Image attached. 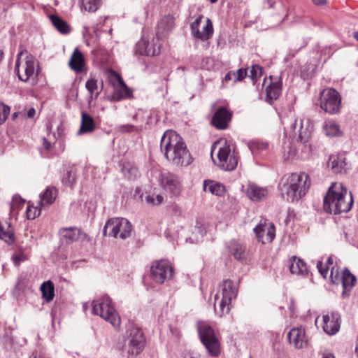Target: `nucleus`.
<instances>
[{
  "label": "nucleus",
  "mask_w": 358,
  "mask_h": 358,
  "mask_svg": "<svg viewBox=\"0 0 358 358\" xmlns=\"http://www.w3.org/2000/svg\"><path fill=\"white\" fill-rule=\"evenodd\" d=\"M160 148L166 159L173 165L187 166L192 163V157L185 142L173 130H167L164 133Z\"/></svg>",
  "instance_id": "f257e3e1"
},
{
  "label": "nucleus",
  "mask_w": 358,
  "mask_h": 358,
  "mask_svg": "<svg viewBox=\"0 0 358 358\" xmlns=\"http://www.w3.org/2000/svg\"><path fill=\"white\" fill-rule=\"evenodd\" d=\"M352 206V195L347 188L342 183H332L323 199L324 212L338 215L350 211Z\"/></svg>",
  "instance_id": "f03ea898"
},
{
  "label": "nucleus",
  "mask_w": 358,
  "mask_h": 358,
  "mask_svg": "<svg viewBox=\"0 0 358 358\" xmlns=\"http://www.w3.org/2000/svg\"><path fill=\"white\" fill-rule=\"evenodd\" d=\"M311 185L310 176L304 172L292 173L282 178L279 190L284 199L289 202L299 201L308 192Z\"/></svg>",
  "instance_id": "7ed1b4c3"
},
{
  "label": "nucleus",
  "mask_w": 358,
  "mask_h": 358,
  "mask_svg": "<svg viewBox=\"0 0 358 358\" xmlns=\"http://www.w3.org/2000/svg\"><path fill=\"white\" fill-rule=\"evenodd\" d=\"M145 343L141 328L134 323H129L124 334V343L117 345V349L123 357L133 358L143 350Z\"/></svg>",
  "instance_id": "20e7f679"
},
{
  "label": "nucleus",
  "mask_w": 358,
  "mask_h": 358,
  "mask_svg": "<svg viewBox=\"0 0 358 358\" xmlns=\"http://www.w3.org/2000/svg\"><path fill=\"white\" fill-rule=\"evenodd\" d=\"M15 72L22 82H36L39 72L38 61L27 50H21L17 55Z\"/></svg>",
  "instance_id": "39448f33"
},
{
  "label": "nucleus",
  "mask_w": 358,
  "mask_h": 358,
  "mask_svg": "<svg viewBox=\"0 0 358 358\" xmlns=\"http://www.w3.org/2000/svg\"><path fill=\"white\" fill-rule=\"evenodd\" d=\"M196 329L201 343L204 346L208 355L217 357L222 352L220 334L207 321H198Z\"/></svg>",
  "instance_id": "423d86ee"
},
{
  "label": "nucleus",
  "mask_w": 358,
  "mask_h": 358,
  "mask_svg": "<svg viewBox=\"0 0 358 358\" xmlns=\"http://www.w3.org/2000/svg\"><path fill=\"white\" fill-rule=\"evenodd\" d=\"M217 148V166L224 171H233L238 165L240 159L239 153L234 144L226 139H220L213 143L211 153Z\"/></svg>",
  "instance_id": "0eeeda50"
},
{
  "label": "nucleus",
  "mask_w": 358,
  "mask_h": 358,
  "mask_svg": "<svg viewBox=\"0 0 358 358\" xmlns=\"http://www.w3.org/2000/svg\"><path fill=\"white\" fill-rule=\"evenodd\" d=\"M220 288L214 297V309L217 315L222 317L229 313L232 301L236 299L238 288L229 279L224 280Z\"/></svg>",
  "instance_id": "6e6552de"
},
{
  "label": "nucleus",
  "mask_w": 358,
  "mask_h": 358,
  "mask_svg": "<svg viewBox=\"0 0 358 358\" xmlns=\"http://www.w3.org/2000/svg\"><path fill=\"white\" fill-rule=\"evenodd\" d=\"M282 122L284 125L285 131L289 135L296 134L298 131L297 143L299 148L306 154L311 152L312 147L310 142L311 131L306 127L303 128V121L301 119L298 120L294 115H290L283 117Z\"/></svg>",
  "instance_id": "1a4fd4ad"
},
{
  "label": "nucleus",
  "mask_w": 358,
  "mask_h": 358,
  "mask_svg": "<svg viewBox=\"0 0 358 358\" xmlns=\"http://www.w3.org/2000/svg\"><path fill=\"white\" fill-rule=\"evenodd\" d=\"M92 313L99 315L108 322L114 328L119 329L121 324L120 317L115 310L112 299L108 295H103L92 302Z\"/></svg>",
  "instance_id": "9d476101"
},
{
  "label": "nucleus",
  "mask_w": 358,
  "mask_h": 358,
  "mask_svg": "<svg viewBox=\"0 0 358 358\" xmlns=\"http://www.w3.org/2000/svg\"><path fill=\"white\" fill-rule=\"evenodd\" d=\"M214 111L210 120L211 125L218 130H226L229 127L233 118V111L225 99H218L211 105Z\"/></svg>",
  "instance_id": "9b49d317"
},
{
  "label": "nucleus",
  "mask_w": 358,
  "mask_h": 358,
  "mask_svg": "<svg viewBox=\"0 0 358 358\" xmlns=\"http://www.w3.org/2000/svg\"><path fill=\"white\" fill-rule=\"evenodd\" d=\"M131 231L132 225L128 220L123 217H113L106 221L103 234L104 236L124 240L131 236Z\"/></svg>",
  "instance_id": "f8f14e48"
},
{
  "label": "nucleus",
  "mask_w": 358,
  "mask_h": 358,
  "mask_svg": "<svg viewBox=\"0 0 358 358\" xmlns=\"http://www.w3.org/2000/svg\"><path fill=\"white\" fill-rule=\"evenodd\" d=\"M320 106L324 111L331 115L340 113L342 107L341 94L334 88L324 89L320 92Z\"/></svg>",
  "instance_id": "ddd939ff"
},
{
  "label": "nucleus",
  "mask_w": 358,
  "mask_h": 358,
  "mask_svg": "<svg viewBox=\"0 0 358 358\" xmlns=\"http://www.w3.org/2000/svg\"><path fill=\"white\" fill-rule=\"evenodd\" d=\"M173 275V268L171 264L164 259L155 261L150 267V276L153 281L163 284L171 279Z\"/></svg>",
  "instance_id": "4468645a"
},
{
  "label": "nucleus",
  "mask_w": 358,
  "mask_h": 358,
  "mask_svg": "<svg viewBox=\"0 0 358 358\" xmlns=\"http://www.w3.org/2000/svg\"><path fill=\"white\" fill-rule=\"evenodd\" d=\"M157 180L159 185L171 196H178L180 194L182 185L177 175L169 171H162Z\"/></svg>",
  "instance_id": "2eb2a0df"
},
{
  "label": "nucleus",
  "mask_w": 358,
  "mask_h": 358,
  "mask_svg": "<svg viewBox=\"0 0 358 358\" xmlns=\"http://www.w3.org/2000/svg\"><path fill=\"white\" fill-rule=\"evenodd\" d=\"M203 16L199 14L195 20L190 24L191 34L193 38L205 41L210 38L213 34V26L210 19L206 20V25L203 27L202 31H199V25Z\"/></svg>",
  "instance_id": "dca6fc26"
},
{
  "label": "nucleus",
  "mask_w": 358,
  "mask_h": 358,
  "mask_svg": "<svg viewBox=\"0 0 358 358\" xmlns=\"http://www.w3.org/2000/svg\"><path fill=\"white\" fill-rule=\"evenodd\" d=\"M52 125L50 123L47 124V130L50 131ZM64 129L61 127H57V134L49 132L46 137H43L42 141V150L50 152L53 146L57 144L59 147V152H62L65 149L64 140L62 138Z\"/></svg>",
  "instance_id": "f3484780"
},
{
  "label": "nucleus",
  "mask_w": 358,
  "mask_h": 358,
  "mask_svg": "<svg viewBox=\"0 0 358 358\" xmlns=\"http://www.w3.org/2000/svg\"><path fill=\"white\" fill-rule=\"evenodd\" d=\"M253 231L258 241L263 244L271 243L275 237L274 224L266 220H261Z\"/></svg>",
  "instance_id": "a211bd4d"
},
{
  "label": "nucleus",
  "mask_w": 358,
  "mask_h": 358,
  "mask_svg": "<svg viewBox=\"0 0 358 358\" xmlns=\"http://www.w3.org/2000/svg\"><path fill=\"white\" fill-rule=\"evenodd\" d=\"M322 327L329 336L336 334L341 327V315L338 312L332 311L322 315Z\"/></svg>",
  "instance_id": "6ab92c4d"
},
{
  "label": "nucleus",
  "mask_w": 358,
  "mask_h": 358,
  "mask_svg": "<svg viewBox=\"0 0 358 358\" xmlns=\"http://www.w3.org/2000/svg\"><path fill=\"white\" fill-rule=\"evenodd\" d=\"M289 343L296 349H303L308 346V338L303 327H293L287 335Z\"/></svg>",
  "instance_id": "aec40b11"
},
{
  "label": "nucleus",
  "mask_w": 358,
  "mask_h": 358,
  "mask_svg": "<svg viewBox=\"0 0 358 358\" xmlns=\"http://www.w3.org/2000/svg\"><path fill=\"white\" fill-rule=\"evenodd\" d=\"M269 83L266 87V101L272 104L281 94L282 83L280 77L270 76Z\"/></svg>",
  "instance_id": "412c9836"
},
{
  "label": "nucleus",
  "mask_w": 358,
  "mask_h": 358,
  "mask_svg": "<svg viewBox=\"0 0 358 358\" xmlns=\"http://www.w3.org/2000/svg\"><path fill=\"white\" fill-rule=\"evenodd\" d=\"M112 76L118 83L114 94L113 95V100L120 101L130 98L132 96V91L127 86L122 76L114 71L112 72Z\"/></svg>",
  "instance_id": "4be33fe9"
},
{
  "label": "nucleus",
  "mask_w": 358,
  "mask_h": 358,
  "mask_svg": "<svg viewBox=\"0 0 358 358\" xmlns=\"http://www.w3.org/2000/svg\"><path fill=\"white\" fill-rule=\"evenodd\" d=\"M246 145L254 157L265 154L270 148L269 143L262 139L250 140Z\"/></svg>",
  "instance_id": "5701e85b"
},
{
  "label": "nucleus",
  "mask_w": 358,
  "mask_h": 358,
  "mask_svg": "<svg viewBox=\"0 0 358 358\" xmlns=\"http://www.w3.org/2000/svg\"><path fill=\"white\" fill-rule=\"evenodd\" d=\"M329 166L331 171L335 173H342L346 172V158L344 155H332L329 159Z\"/></svg>",
  "instance_id": "b1692460"
},
{
  "label": "nucleus",
  "mask_w": 358,
  "mask_h": 358,
  "mask_svg": "<svg viewBox=\"0 0 358 358\" xmlns=\"http://www.w3.org/2000/svg\"><path fill=\"white\" fill-rule=\"evenodd\" d=\"M356 277L350 271L348 268H345L341 277V280L343 291L342 292L343 296H346L350 292L352 288L355 286L356 282Z\"/></svg>",
  "instance_id": "393cba45"
},
{
  "label": "nucleus",
  "mask_w": 358,
  "mask_h": 358,
  "mask_svg": "<svg viewBox=\"0 0 358 358\" xmlns=\"http://www.w3.org/2000/svg\"><path fill=\"white\" fill-rule=\"evenodd\" d=\"M69 66L76 73H82L85 68V59L82 52L76 48L69 62Z\"/></svg>",
  "instance_id": "a878e982"
},
{
  "label": "nucleus",
  "mask_w": 358,
  "mask_h": 358,
  "mask_svg": "<svg viewBox=\"0 0 358 358\" xmlns=\"http://www.w3.org/2000/svg\"><path fill=\"white\" fill-rule=\"evenodd\" d=\"M246 194L251 200L259 201L266 197L268 190L266 188L259 187L255 184H249Z\"/></svg>",
  "instance_id": "bb28decb"
},
{
  "label": "nucleus",
  "mask_w": 358,
  "mask_h": 358,
  "mask_svg": "<svg viewBox=\"0 0 358 358\" xmlns=\"http://www.w3.org/2000/svg\"><path fill=\"white\" fill-rule=\"evenodd\" d=\"M289 271L292 274L305 275L308 273V267L305 262L294 256L289 260Z\"/></svg>",
  "instance_id": "cd10ccee"
},
{
  "label": "nucleus",
  "mask_w": 358,
  "mask_h": 358,
  "mask_svg": "<svg viewBox=\"0 0 358 358\" xmlns=\"http://www.w3.org/2000/svg\"><path fill=\"white\" fill-rule=\"evenodd\" d=\"M95 128L96 126L93 117L88 113L83 112L78 134L92 133L94 131Z\"/></svg>",
  "instance_id": "c85d7f7f"
},
{
  "label": "nucleus",
  "mask_w": 358,
  "mask_h": 358,
  "mask_svg": "<svg viewBox=\"0 0 358 358\" xmlns=\"http://www.w3.org/2000/svg\"><path fill=\"white\" fill-rule=\"evenodd\" d=\"M203 189L218 196H223L226 192V188L224 185L210 180H204Z\"/></svg>",
  "instance_id": "c756f323"
},
{
  "label": "nucleus",
  "mask_w": 358,
  "mask_h": 358,
  "mask_svg": "<svg viewBox=\"0 0 358 358\" xmlns=\"http://www.w3.org/2000/svg\"><path fill=\"white\" fill-rule=\"evenodd\" d=\"M0 238L10 245L15 241L14 231L11 225L7 222L0 221Z\"/></svg>",
  "instance_id": "7c9ffc66"
},
{
  "label": "nucleus",
  "mask_w": 358,
  "mask_h": 358,
  "mask_svg": "<svg viewBox=\"0 0 358 358\" xmlns=\"http://www.w3.org/2000/svg\"><path fill=\"white\" fill-rule=\"evenodd\" d=\"M85 88L89 93L88 102L91 103L93 100H96L101 94V89L98 86L97 80L91 77L85 83Z\"/></svg>",
  "instance_id": "2f4dec72"
},
{
  "label": "nucleus",
  "mask_w": 358,
  "mask_h": 358,
  "mask_svg": "<svg viewBox=\"0 0 358 358\" xmlns=\"http://www.w3.org/2000/svg\"><path fill=\"white\" fill-rule=\"evenodd\" d=\"M59 235L66 243H71L78 240L79 231L76 227L62 228L59 231Z\"/></svg>",
  "instance_id": "473e14b6"
},
{
  "label": "nucleus",
  "mask_w": 358,
  "mask_h": 358,
  "mask_svg": "<svg viewBox=\"0 0 358 358\" xmlns=\"http://www.w3.org/2000/svg\"><path fill=\"white\" fill-rule=\"evenodd\" d=\"M57 195V189L53 187H48L43 194H40V205H50L53 203Z\"/></svg>",
  "instance_id": "72a5a7b5"
},
{
  "label": "nucleus",
  "mask_w": 358,
  "mask_h": 358,
  "mask_svg": "<svg viewBox=\"0 0 358 358\" xmlns=\"http://www.w3.org/2000/svg\"><path fill=\"white\" fill-rule=\"evenodd\" d=\"M121 171L124 176L130 180H134L140 176L138 169L130 162L124 163Z\"/></svg>",
  "instance_id": "f704fd0d"
},
{
  "label": "nucleus",
  "mask_w": 358,
  "mask_h": 358,
  "mask_svg": "<svg viewBox=\"0 0 358 358\" xmlns=\"http://www.w3.org/2000/svg\"><path fill=\"white\" fill-rule=\"evenodd\" d=\"M323 129L325 134L329 136H339L342 134L338 124L334 120L325 121L323 124Z\"/></svg>",
  "instance_id": "c9c22d12"
},
{
  "label": "nucleus",
  "mask_w": 358,
  "mask_h": 358,
  "mask_svg": "<svg viewBox=\"0 0 358 358\" xmlns=\"http://www.w3.org/2000/svg\"><path fill=\"white\" fill-rule=\"evenodd\" d=\"M50 20L56 28V29L62 34H66L71 31V28L69 24L60 17L56 15H50Z\"/></svg>",
  "instance_id": "e433bc0d"
},
{
  "label": "nucleus",
  "mask_w": 358,
  "mask_h": 358,
  "mask_svg": "<svg viewBox=\"0 0 358 358\" xmlns=\"http://www.w3.org/2000/svg\"><path fill=\"white\" fill-rule=\"evenodd\" d=\"M262 9L272 10L279 14L285 10V7L281 0H264L262 3Z\"/></svg>",
  "instance_id": "4c0bfd02"
},
{
  "label": "nucleus",
  "mask_w": 358,
  "mask_h": 358,
  "mask_svg": "<svg viewBox=\"0 0 358 358\" xmlns=\"http://www.w3.org/2000/svg\"><path fill=\"white\" fill-rule=\"evenodd\" d=\"M148 46H150V42L142 38L136 44L135 53L139 55L155 56V50L148 49Z\"/></svg>",
  "instance_id": "58836bf2"
},
{
  "label": "nucleus",
  "mask_w": 358,
  "mask_h": 358,
  "mask_svg": "<svg viewBox=\"0 0 358 358\" xmlns=\"http://www.w3.org/2000/svg\"><path fill=\"white\" fill-rule=\"evenodd\" d=\"M42 296L47 302L52 301L55 296V287L50 280L44 282L41 286Z\"/></svg>",
  "instance_id": "ea45409f"
},
{
  "label": "nucleus",
  "mask_w": 358,
  "mask_h": 358,
  "mask_svg": "<svg viewBox=\"0 0 358 358\" xmlns=\"http://www.w3.org/2000/svg\"><path fill=\"white\" fill-rule=\"evenodd\" d=\"M229 253L236 259H241L244 252V248L236 241H231L228 246Z\"/></svg>",
  "instance_id": "a19ab883"
},
{
  "label": "nucleus",
  "mask_w": 358,
  "mask_h": 358,
  "mask_svg": "<svg viewBox=\"0 0 358 358\" xmlns=\"http://www.w3.org/2000/svg\"><path fill=\"white\" fill-rule=\"evenodd\" d=\"M102 0H81L80 7L81 9H84L89 12H95L99 9Z\"/></svg>",
  "instance_id": "79ce46f5"
},
{
  "label": "nucleus",
  "mask_w": 358,
  "mask_h": 358,
  "mask_svg": "<svg viewBox=\"0 0 358 358\" xmlns=\"http://www.w3.org/2000/svg\"><path fill=\"white\" fill-rule=\"evenodd\" d=\"M334 258L332 256H329L327 257V262L325 265H323L322 261H318L317 263V268L320 272V273L322 275V277L326 278L328 275V271L330 267L334 266Z\"/></svg>",
  "instance_id": "37998d69"
},
{
  "label": "nucleus",
  "mask_w": 358,
  "mask_h": 358,
  "mask_svg": "<svg viewBox=\"0 0 358 358\" xmlns=\"http://www.w3.org/2000/svg\"><path fill=\"white\" fill-rule=\"evenodd\" d=\"M152 117L151 113L144 111L143 110H138L135 115H134L132 119L136 122H141L140 124H143L146 127L149 123V120Z\"/></svg>",
  "instance_id": "c03bdc74"
},
{
  "label": "nucleus",
  "mask_w": 358,
  "mask_h": 358,
  "mask_svg": "<svg viewBox=\"0 0 358 358\" xmlns=\"http://www.w3.org/2000/svg\"><path fill=\"white\" fill-rule=\"evenodd\" d=\"M25 201L22 199L19 195L13 196L12 201L10 205V211L11 213H17V211L23 207Z\"/></svg>",
  "instance_id": "a18cd8bd"
},
{
  "label": "nucleus",
  "mask_w": 358,
  "mask_h": 358,
  "mask_svg": "<svg viewBox=\"0 0 358 358\" xmlns=\"http://www.w3.org/2000/svg\"><path fill=\"white\" fill-rule=\"evenodd\" d=\"M143 129H146L143 124H139L137 126L132 124H123L120 125L117 128L119 132L121 133H127V132H132V131H139L143 130Z\"/></svg>",
  "instance_id": "49530a36"
},
{
  "label": "nucleus",
  "mask_w": 358,
  "mask_h": 358,
  "mask_svg": "<svg viewBox=\"0 0 358 358\" xmlns=\"http://www.w3.org/2000/svg\"><path fill=\"white\" fill-rule=\"evenodd\" d=\"M62 182L66 186L73 187L76 182V174L71 171H66L62 176Z\"/></svg>",
  "instance_id": "de8ad7c7"
},
{
  "label": "nucleus",
  "mask_w": 358,
  "mask_h": 358,
  "mask_svg": "<svg viewBox=\"0 0 358 358\" xmlns=\"http://www.w3.org/2000/svg\"><path fill=\"white\" fill-rule=\"evenodd\" d=\"M41 212V210L39 207L28 205L26 210L27 217L29 220H34L40 215Z\"/></svg>",
  "instance_id": "09e8293b"
},
{
  "label": "nucleus",
  "mask_w": 358,
  "mask_h": 358,
  "mask_svg": "<svg viewBox=\"0 0 358 358\" xmlns=\"http://www.w3.org/2000/svg\"><path fill=\"white\" fill-rule=\"evenodd\" d=\"M10 113V107L0 102V124H2L7 119Z\"/></svg>",
  "instance_id": "8fccbe9b"
},
{
  "label": "nucleus",
  "mask_w": 358,
  "mask_h": 358,
  "mask_svg": "<svg viewBox=\"0 0 358 358\" xmlns=\"http://www.w3.org/2000/svg\"><path fill=\"white\" fill-rule=\"evenodd\" d=\"M158 34L159 30L157 32V38H153L151 42H150V46H148V49L155 50V55H157L160 52L161 44L159 43Z\"/></svg>",
  "instance_id": "3c124183"
},
{
  "label": "nucleus",
  "mask_w": 358,
  "mask_h": 358,
  "mask_svg": "<svg viewBox=\"0 0 358 358\" xmlns=\"http://www.w3.org/2000/svg\"><path fill=\"white\" fill-rule=\"evenodd\" d=\"M262 68L259 65H253L250 69V77L254 81L262 76Z\"/></svg>",
  "instance_id": "603ef678"
},
{
  "label": "nucleus",
  "mask_w": 358,
  "mask_h": 358,
  "mask_svg": "<svg viewBox=\"0 0 358 358\" xmlns=\"http://www.w3.org/2000/svg\"><path fill=\"white\" fill-rule=\"evenodd\" d=\"M340 273L338 271V268L337 266L331 267V273H330V280L334 284L339 283L341 280Z\"/></svg>",
  "instance_id": "864d4df0"
},
{
  "label": "nucleus",
  "mask_w": 358,
  "mask_h": 358,
  "mask_svg": "<svg viewBox=\"0 0 358 358\" xmlns=\"http://www.w3.org/2000/svg\"><path fill=\"white\" fill-rule=\"evenodd\" d=\"M163 28L166 31H170L173 28V20L171 19H163L158 24V29Z\"/></svg>",
  "instance_id": "5fc2aeb1"
},
{
  "label": "nucleus",
  "mask_w": 358,
  "mask_h": 358,
  "mask_svg": "<svg viewBox=\"0 0 358 358\" xmlns=\"http://www.w3.org/2000/svg\"><path fill=\"white\" fill-rule=\"evenodd\" d=\"M234 81H241L243 80L247 76V69L241 68L238 69L236 72L234 71Z\"/></svg>",
  "instance_id": "6e6d98bb"
},
{
  "label": "nucleus",
  "mask_w": 358,
  "mask_h": 358,
  "mask_svg": "<svg viewBox=\"0 0 358 358\" xmlns=\"http://www.w3.org/2000/svg\"><path fill=\"white\" fill-rule=\"evenodd\" d=\"M288 308L290 311L291 317H294L296 314V306L293 299H290L289 305Z\"/></svg>",
  "instance_id": "4d7b16f0"
},
{
  "label": "nucleus",
  "mask_w": 358,
  "mask_h": 358,
  "mask_svg": "<svg viewBox=\"0 0 358 358\" xmlns=\"http://www.w3.org/2000/svg\"><path fill=\"white\" fill-rule=\"evenodd\" d=\"M13 260L15 266H19L20 262L24 261V258L22 256L17 255L13 257Z\"/></svg>",
  "instance_id": "13d9d810"
},
{
  "label": "nucleus",
  "mask_w": 358,
  "mask_h": 358,
  "mask_svg": "<svg viewBox=\"0 0 358 358\" xmlns=\"http://www.w3.org/2000/svg\"><path fill=\"white\" fill-rule=\"evenodd\" d=\"M234 76H235L234 71H229L225 75L223 80L224 82L227 83L232 79V77H234Z\"/></svg>",
  "instance_id": "bf43d9fd"
},
{
  "label": "nucleus",
  "mask_w": 358,
  "mask_h": 358,
  "mask_svg": "<svg viewBox=\"0 0 358 358\" xmlns=\"http://www.w3.org/2000/svg\"><path fill=\"white\" fill-rule=\"evenodd\" d=\"M145 200L149 203H151L152 205H156L155 198V196H153V195H148L145 197Z\"/></svg>",
  "instance_id": "052dcab7"
},
{
  "label": "nucleus",
  "mask_w": 358,
  "mask_h": 358,
  "mask_svg": "<svg viewBox=\"0 0 358 358\" xmlns=\"http://www.w3.org/2000/svg\"><path fill=\"white\" fill-rule=\"evenodd\" d=\"M35 113H36L35 109L34 108H31L27 111V115L28 117L32 118L35 115Z\"/></svg>",
  "instance_id": "680f3d73"
},
{
  "label": "nucleus",
  "mask_w": 358,
  "mask_h": 358,
  "mask_svg": "<svg viewBox=\"0 0 358 358\" xmlns=\"http://www.w3.org/2000/svg\"><path fill=\"white\" fill-rule=\"evenodd\" d=\"M155 198L156 201V205H159L160 203H162L164 199L163 196L159 194L155 196Z\"/></svg>",
  "instance_id": "e2e57ef3"
},
{
  "label": "nucleus",
  "mask_w": 358,
  "mask_h": 358,
  "mask_svg": "<svg viewBox=\"0 0 358 358\" xmlns=\"http://www.w3.org/2000/svg\"><path fill=\"white\" fill-rule=\"evenodd\" d=\"M312 1L317 6H322L327 3V0H312Z\"/></svg>",
  "instance_id": "0e129e2a"
},
{
  "label": "nucleus",
  "mask_w": 358,
  "mask_h": 358,
  "mask_svg": "<svg viewBox=\"0 0 358 358\" xmlns=\"http://www.w3.org/2000/svg\"><path fill=\"white\" fill-rule=\"evenodd\" d=\"M322 358H335L334 355L329 352H325L322 354Z\"/></svg>",
  "instance_id": "69168bd1"
},
{
  "label": "nucleus",
  "mask_w": 358,
  "mask_h": 358,
  "mask_svg": "<svg viewBox=\"0 0 358 358\" xmlns=\"http://www.w3.org/2000/svg\"><path fill=\"white\" fill-rule=\"evenodd\" d=\"M354 38L358 41V31L354 33Z\"/></svg>",
  "instance_id": "338daca9"
},
{
  "label": "nucleus",
  "mask_w": 358,
  "mask_h": 358,
  "mask_svg": "<svg viewBox=\"0 0 358 358\" xmlns=\"http://www.w3.org/2000/svg\"><path fill=\"white\" fill-rule=\"evenodd\" d=\"M34 358H45V357H44L43 356L39 355V356H36Z\"/></svg>",
  "instance_id": "774afa93"
}]
</instances>
